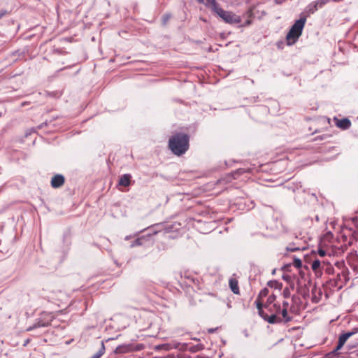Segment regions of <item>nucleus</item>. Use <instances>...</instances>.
<instances>
[{
	"label": "nucleus",
	"mask_w": 358,
	"mask_h": 358,
	"mask_svg": "<svg viewBox=\"0 0 358 358\" xmlns=\"http://www.w3.org/2000/svg\"><path fill=\"white\" fill-rule=\"evenodd\" d=\"M293 264L296 268H301L302 266V262L300 259H296L294 260Z\"/></svg>",
	"instance_id": "24"
},
{
	"label": "nucleus",
	"mask_w": 358,
	"mask_h": 358,
	"mask_svg": "<svg viewBox=\"0 0 358 358\" xmlns=\"http://www.w3.org/2000/svg\"><path fill=\"white\" fill-rule=\"evenodd\" d=\"M327 1H328V0L315 1L312 3V6H315L318 9L319 8H322V6H324L327 3Z\"/></svg>",
	"instance_id": "18"
},
{
	"label": "nucleus",
	"mask_w": 358,
	"mask_h": 358,
	"mask_svg": "<svg viewBox=\"0 0 358 358\" xmlns=\"http://www.w3.org/2000/svg\"><path fill=\"white\" fill-rule=\"evenodd\" d=\"M357 345H358V343H357Z\"/></svg>",
	"instance_id": "34"
},
{
	"label": "nucleus",
	"mask_w": 358,
	"mask_h": 358,
	"mask_svg": "<svg viewBox=\"0 0 358 358\" xmlns=\"http://www.w3.org/2000/svg\"><path fill=\"white\" fill-rule=\"evenodd\" d=\"M341 265H343V264H341V263H338H338H336V266H341Z\"/></svg>",
	"instance_id": "31"
},
{
	"label": "nucleus",
	"mask_w": 358,
	"mask_h": 358,
	"mask_svg": "<svg viewBox=\"0 0 358 358\" xmlns=\"http://www.w3.org/2000/svg\"><path fill=\"white\" fill-rule=\"evenodd\" d=\"M131 176L126 173L120 177L118 185L123 187H128L131 184Z\"/></svg>",
	"instance_id": "11"
},
{
	"label": "nucleus",
	"mask_w": 358,
	"mask_h": 358,
	"mask_svg": "<svg viewBox=\"0 0 358 358\" xmlns=\"http://www.w3.org/2000/svg\"><path fill=\"white\" fill-rule=\"evenodd\" d=\"M198 2L201 3H203L207 8H210V10L213 9V8L215 6L217 3L216 0H197Z\"/></svg>",
	"instance_id": "16"
},
{
	"label": "nucleus",
	"mask_w": 358,
	"mask_h": 358,
	"mask_svg": "<svg viewBox=\"0 0 358 358\" xmlns=\"http://www.w3.org/2000/svg\"><path fill=\"white\" fill-rule=\"evenodd\" d=\"M168 145L173 154L181 156L189 148V136L185 133L177 132L169 138Z\"/></svg>",
	"instance_id": "1"
},
{
	"label": "nucleus",
	"mask_w": 358,
	"mask_h": 358,
	"mask_svg": "<svg viewBox=\"0 0 358 358\" xmlns=\"http://www.w3.org/2000/svg\"><path fill=\"white\" fill-rule=\"evenodd\" d=\"M211 10L227 24H234L241 22V17L239 15L231 11L224 10L217 2Z\"/></svg>",
	"instance_id": "3"
},
{
	"label": "nucleus",
	"mask_w": 358,
	"mask_h": 358,
	"mask_svg": "<svg viewBox=\"0 0 358 358\" xmlns=\"http://www.w3.org/2000/svg\"><path fill=\"white\" fill-rule=\"evenodd\" d=\"M287 250L291 252H294V251L299 250L300 249L299 248H287Z\"/></svg>",
	"instance_id": "28"
},
{
	"label": "nucleus",
	"mask_w": 358,
	"mask_h": 358,
	"mask_svg": "<svg viewBox=\"0 0 358 358\" xmlns=\"http://www.w3.org/2000/svg\"><path fill=\"white\" fill-rule=\"evenodd\" d=\"M276 301V296L274 294H270L267 299H266V301H264V303H263V309L266 307H268L270 305L273 304V303H276L275 302Z\"/></svg>",
	"instance_id": "15"
},
{
	"label": "nucleus",
	"mask_w": 358,
	"mask_h": 358,
	"mask_svg": "<svg viewBox=\"0 0 358 358\" xmlns=\"http://www.w3.org/2000/svg\"><path fill=\"white\" fill-rule=\"evenodd\" d=\"M317 10V8L315 6H312V3L308 6V12L309 13H314Z\"/></svg>",
	"instance_id": "23"
},
{
	"label": "nucleus",
	"mask_w": 358,
	"mask_h": 358,
	"mask_svg": "<svg viewBox=\"0 0 358 358\" xmlns=\"http://www.w3.org/2000/svg\"><path fill=\"white\" fill-rule=\"evenodd\" d=\"M306 17H301L296 20L291 27L289 31L286 36V40L289 45L295 43L302 34L303 29L305 26Z\"/></svg>",
	"instance_id": "4"
},
{
	"label": "nucleus",
	"mask_w": 358,
	"mask_h": 358,
	"mask_svg": "<svg viewBox=\"0 0 358 358\" xmlns=\"http://www.w3.org/2000/svg\"><path fill=\"white\" fill-rule=\"evenodd\" d=\"M293 308L294 306L289 304L288 299L282 301L280 312L284 322L287 323L292 320V317L289 315V313L293 312Z\"/></svg>",
	"instance_id": "6"
},
{
	"label": "nucleus",
	"mask_w": 358,
	"mask_h": 358,
	"mask_svg": "<svg viewBox=\"0 0 358 358\" xmlns=\"http://www.w3.org/2000/svg\"><path fill=\"white\" fill-rule=\"evenodd\" d=\"M131 352L141 351L145 348V345L142 343L137 345L131 344Z\"/></svg>",
	"instance_id": "19"
},
{
	"label": "nucleus",
	"mask_w": 358,
	"mask_h": 358,
	"mask_svg": "<svg viewBox=\"0 0 358 358\" xmlns=\"http://www.w3.org/2000/svg\"><path fill=\"white\" fill-rule=\"evenodd\" d=\"M117 354H124L131 352V344L119 345L115 350Z\"/></svg>",
	"instance_id": "14"
},
{
	"label": "nucleus",
	"mask_w": 358,
	"mask_h": 358,
	"mask_svg": "<svg viewBox=\"0 0 358 358\" xmlns=\"http://www.w3.org/2000/svg\"><path fill=\"white\" fill-rule=\"evenodd\" d=\"M229 285L232 291V292L235 294H240V289L238 287V280L234 278H231L229 280Z\"/></svg>",
	"instance_id": "12"
},
{
	"label": "nucleus",
	"mask_w": 358,
	"mask_h": 358,
	"mask_svg": "<svg viewBox=\"0 0 358 358\" xmlns=\"http://www.w3.org/2000/svg\"><path fill=\"white\" fill-rule=\"evenodd\" d=\"M267 310L265 312L263 306L261 307V310H258L259 315L270 324L279 323L282 320L281 315V306L278 303H273L268 307L264 308Z\"/></svg>",
	"instance_id": "2"
},
{
	"label": "nucleus",
	"mask_w": 358,
	"mask_h": 358,
	"mask_svg": "<svg viewBox=\"0 0 358 358\" xmlns=\"http://www.w3.org/2000/svg\"><path fill=\"white\" fill-rule=\"evenodd\" d=\"M343 345H344L343 344L338 342V345L334 352H335L340 350L343 348Z\"/></svg>",
	"instance_id": "26"
},
{
	"label": "nucleus",
	"mask_w": 358,
	"mask_h": 358,
	"mask_svg": "<svg viewBox=\"0 0 358 358\" xmlns=\"http://www.w3.org/2000/svg\"><path fill=\"white\" fill-rule=\"evenodd\" d=\"M268 296H269V290L268 288L265 287L259 292V293L255 301V303L256 305L257 310H261V307L263 306L264 298L268 297Z\"/></svg>",
	"instance_id": "8"
},
{
	"label": "nucleus",
	"mask_w": 358,
	"mask_h": 358,
	"mask_svg": "<svg viewBox=\"0 0 358 358\" xmlns=\"http://www.w3.org/2000/svg\"><path fill=\"white\" fill-rule=\"evenodd\" d=\"M52 320L53 316L51 314L43 313L37 322L32 327L27 329V331H31L38 327H48Z\"/></svg>",
	"instance_id": "5"
},
{
	"label": "nucleus",
	"mask_w": 358,
	"mask_h": 358,
	"mask_svg": "<svg viewBox=\"0 0 358 358\" xmlns=\"http://www.w3.org/2000/svg\"><path fill=\"white\" fill-rule=\"evenodd\" d=\"M357 332L358 329H354L352 331L342 334L339 336L338 342L345 345L347 340Z\"/></svg>",
	"instance_id": "13"
},
{
	"label": "nucleus",
	"mask_w": 358,
	"mask_h": 358,
	"mask_svg": "<svg viewBox=\"0 0 358 358\" xmlns=\"http://www.w3.org/2000/svg\"><path fill=\"white\" fill-rule=\"evenodd\" d=\"M341 276L344 278L345 280H347V276H348V271L346 268H343L341 271V273H338L337 275V280H341Z\"/></svg>",
	"instance_id": "21"
},
{
	"label": "nucleus",
	"mask_w": 358,
	"mask_h": 358,
	"mask_svg": "<svg viewBox=\"0 0 358 358\" xmlns=\"http://www.w3.org/2000/svg\"><path fill=\"white\" fill-rule=\"evenodd\" d=\"M324 269H325L328 274H332L334 273V268L327 262H326V265H324Z\"/></svg>",
	"instance_id": "22"
},
{
	"label": "nucleus",
	"mask_w": 358,
	"mask_h": 358,
	"mask_svg": "<svg viewBox=\"0 0 358 358\" xmlns=\"http://www.w3.org/2000/svg\"><path fill=\"white\" fill-rule=\"evenodd\" d=\"M1 17V16L0 15V17Z\"/></svg>",
	"instance_id": "33"
},
{
	"label": "nucleus",
	"mask_w": 358,
	"mask_h": 358,
	"mask_svg": "<svg viewBox=\"0 0 358 358\" xmlns=\"http://www.w3.org/2000/svg\"><path fill=\"white\" fill-rule=\"evenodd\" d=\"M169 18H170V16H169V15H165V16H164V17H163V22H164V24H166V22H168V20H169Z\"/></svg>",
	"instance_id": "27"
},
{
	"label": "nucleus",
	"mask_w": 358,
	"mask_h": 358,
	"mask_svg": "<svg viewBox=\"0 0 358 358\" xmlns=\"http://www.w3.org/2000/svg\"><path fill=\"white\" fill-rule=\"evenodd\" d=\"M333 122L337 127L343 130L348 129L351 126V122L348 118L338 119L335 117L333 119Z\"/></svg>",
	"instance_id": "9"
},
{
	"label": "nucleus",
	"mask_w": 358,
	"mask_h": 358,
	"mask_svg": "<svg viewBox=\"0 0 358 358\" xmlns=\"http://www.w3.org/2000/svg\"><path fill=\"white\" fill-rule=\"evenodd\" d=\"M245 170H244V169H238V170L237 171V173H241V174H242V173H245Z\"/></svg>",
	"instance_id": "30"
},
{
	"label": "nucleus",
	"mask_w": 358,
	"mask_h": 358,
	"mask_svg": "<svg viewBox=\"0 0 358 358\" xmlns=\"http://www.w3.org/2000/svg\"><path fill=\"white\" fill-rule=\"evenodd\" d=\"M282 296L285 299H289L291 295L290 289L289 287H285L282 290Z\"/></svg>",
	"instance_id": "20"
},
{
	"label": "nucleus",
	"mask_w": 358,
	"mask_h": 358,
	"mask_svg": "<svg viewBox=\"0 0 358 358\" xmlns=\"http://www.w3.org/2000/svg\"><path fill=\"white\" fill-rule=\"evenodd\" d=\"M318 255L322 257H324L325 255H326V251L324 250H322V249H320L318 250Z\"/></svg>",
	"instance_id": "25"
},
{
	"label": "nucleus",
	"mask_w": 358,
	"mask_h": 358,
	"mask_svg": "<svg viewBox=\"0 0 358 358\" xmlns=\"http://www.w3.org/2000/svg\"><path fill=\"white\" fill-rule=\"evenodd\" d=\"M267 285L268 287H270L271 288L278 289L279 290H280L282 288V283H280L276 280L268 281Z\"/></svg>",
	"instance_id": "17"
},
{
	"label": "nucleus",
	"mask_w": 358,
	"mask_h": 358,
	"mask_svg": "<svg viewBox=\"0 0 358 358\" xmlns=\"http://www.w3.org/2000/svg\"><path fill=\"white\" fill-rule=\"evenodd\" d=\"M324 265H326V262H321L319 259H315L311 263V268L317 276H321L322 274V270L324 268Z\"/></svg>",
	"instance_id": "7"
},
{
	"label": "nucleus",
	"mask_w": 358,
	"mask_h": 358,
	"mask_svg": "<svg viewBox=\"0 0 358 358\" xmlns=\"http://www.w3.org/2000/svg\"><path fill=\"white\" fill-rule=\"evenodd\" d=\"M64 182L65 178L62 175L56 174L51 179V186L53 188H59L64 184Z\"/></svg>",
	"instance_id": "10"
},
{
	"label": "nucleus",
	"mask_w": 358,
	"mask_h": 358,
	"mask_svg": "<svg viewBox=\"0 0 358 358\" xmlns=\"http://www.w3.org/2000/svg\"><path fill=\"white\" fill-rule=\"evenodd\" d=\"M217 328L215 329H208V332L210 334L214 333L216 331Z\"/></svg>",
	"instance_id": "29"
},
{
	"label": "nucleus",
	"mask_w": 358,
	"mask_h": 358,
	"mask_svg": "<svg viewBox=\"0 0 358 358\" xmlns=\"http://www.w3.org/2000/svg\"><path fill=\"white\" fill-rule=\"evenodd\" d=\"M250 24V20H248V21H247V22H246V24H247V25H249Z\"/></svg>",
	"instance_id": "32"
}]
</instances>
